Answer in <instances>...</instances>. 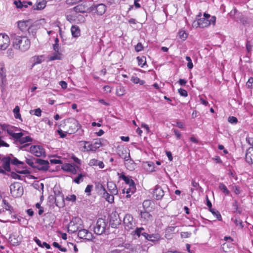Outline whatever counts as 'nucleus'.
<instances>
[{"mask_svg":"<svg viewBox=\"0 0 253 253\" xmlns=\"http://www.w3.org/2000/svg\"><path fill=\"white\" fill-rule=\"evenodd\" d=\"M25 158L26 163L34 169H37L40 171H46L49 168V162L47 160L36 158L29 155Z\"/></svg>","mask_w":253,"mask_h":253,"instance_id":"f257e3e1","label":"nucleus"},{"mask_svg":"<svg viewBox=\"0 0 253 253\" xmlns=\"http://www.w3.org/2000/svg\"><path fill=\"white\" fill-rule=\"evenodd\" d=\"M11 38L13 46L15 49L25 51L29 48L31 42L26 36H18L14 34L11 36Z\"/></svg>","mask_w":253,"mask_h":253,"instance_id":"f03ea898","label":"nucleus"},{"mask_svg":"<svg viewBox=\"0 0 253 253\" xmlns=\"http://www.w3.org/2000/svg\"><path fill=\"white\" fill-rule=\"evenodd\" d=\"M216 17L211 16L209 14L205 13L204 17L197 19V21H194L193 22V27H199L200 28H205L210 26L211 24L215 25Z\"/></svg>","mask_w":253,"mask_h":253,"instance_id":"7ed1b4c3","label":"nucleus"},{"mask_svg":"<svg viewBox=\"0 0 253 253\" xmlns=\"http://www.w3.org/2000/svg\"><path fill=\"white\" fill-rule=\"evenodd\" d=\"M108 221L104 218H99L97 219L95 225L93 227L94 232L97 235L109 233V226H107Z\"/></svg>","mask_w":253,"mask_h":253,"instance_id":"20e7f679","label":"nucleus"},{"mask_svg":"<svg viewBox=\"0 0 253 253\" xmlns=\"http://www.w3.org/2000/svg\"><path fill=\"white\" fill-rule=\"evenodd\" d=\"M82 220L79 217H74L68 225V232L71 233H75L81 228H83Z\"/></svg>","mask_w":253,"mask_h":253,"instance_id":"39448f33","label":"nucleus"},{"mask_svg":"<svg viewBox=\"0 0 253 253\" xmlns=\"http://www.w3.org/2000/svg\"><path fill=\"white\" fill-rule=\"evenodd\" d=\"M9 188L11 196L15 198L21 197L23 194V187L20 186L17 182L11 184Z\"/></svg>","mask_w":253,"mask_h":253,"instance_id":"423d86ee","label":"nucleus"},{"mask_svg":"<svg viewBox=\"0 0 253 253\" xmlns=\"http://www.w3.org/2000/svg\"><path fill=\"white\" fill-rule=\"evenodd\" d=\"M29 152L37 157H46L44 149L41 145H32L29 148Z\"/></svg>","mask_w":253,"mask_h":253,"instance_id":"0eeeda50","label":"nucleus"},{"mask_svg":"<svg viewBox=\"0 0 253 253\" xmlns=\"http://www.w3.org/2000/svg\"><path fill=\"white\" fill-rule=\"evenodd\" d=\"M90 11L96 13L98 15H102L106 10V6L103 3L92 4L89 8Z\"/></svg>","mask_w":253,"mask_h":253,"instance_id":"6e6552de","label":"nucleus"},{"mask_svg":"<svg viewBox=\"0 0 253 253\" xmlns=\"http://www.w3.org/2000/svg\"><path fill=\"white\" fill-rule=\"evenodd\" d=\"M121 220L119 214L116 211L113 212L110 215L109 226L117 228L121 224Z\"/></svg>","mask_w":253,"mask_h":253,"instance_id":"1a4fd4ad","label":"nucleus"},{"mask_svg":"<svg viewBox=\"0 0 253 253\" xmlns=\"http://www.w3.org/2000/svg\"><path fill=\"white\" fill-rule=\"evenodd\" d=\"M123 221L125 229L127 231L132 229L135 226V223L133 220V216L130 214H126Z\"/></svg>","mask_w":253,"mask_h":253,"instance_id":"9d476101","label":"nucleus"},{"mask_svg":"<svg viewBox=\"0 0 253 253\" xmlns=\"http://www.w3.org/2000/svg\"><path fill=\"white\" fill-rule=\"evenodd\" d=\"M78 236L81 238L88 241H91L94 238L93 235L88 230L81 228L78 231Z\"/></svg>","mask_w":253,"mask_h":253,"instance_id":"9b49d317","label":"nucleus"},{"mask_svg":"<svg viewBox=\"0 0 253 253\" xmlns=\"http://www.w3.org/2000/svg\"><path fill=\"white\" fill-rule=\"evenodd\" d=\"M81 125L79 122L76 120H73L70 123L69 129L68 130L69 133L72 134L79 131L80 134L83 133V130L80 129Z\"/></svg>","mask_w":253,"mask_h":253,"instance_id":"f8f14e48","label":"nucleus"},{"mask_svg":"<svg viewBox=\"0 0 253 253\" xmlns=\"http://www.w3.org/2000/svg\"><path fill=\"white\" fill-rule=\"evenodd\" d=\"M10 156L13 157V155L10 154L9 156H5L1 159V161L3 163L2 168L7 172L11 171L10 164L11 162V158Z\"/></svg>","mask_w":253,"mask_h":253,"instance_id":"ddd939ff","label":"nucleus"},{"mask_svg":"<svg viewBox=\"0 0 253 253\" xmlns=\"http://www.w3.org/2000/svg\"><path fill=\"white\" fill-rule=\"evenodd\" d=\"M62 169L65 171L70 172L71 174H76L77 173V169H80V168L74 164H66L62 166Z\"/></svg>","mask_w":253,"mask_h":253,"instance_id":"4468645a","label":"nucleus"},{"mask_svg":"<svg viewBox=\"0 0 253 253\" xmlns=\"http://www.w3.org/2000/svg\"><path fill=\"white\" fill-rule=\"evenodd\" d=\"M9 42V37L6 34H0V49H5L8 47Z\"/></svg>","mask_w":253,"mask_h":253,"instance_id":"2eb2a0df","label":"nucleus"},{"mask_svg":"<svg viewBox=\"0 0 253 253\" xmlns=\"http://www.w3.org/2000/svg\"><path fill=\"white\" fill-rule=\"evenodd\" d=\"M234 13L236 15L235 18L236 20L238 22H240L242 23L243 25L246 26L249 24V19L244 16L242 13L240 12H237V10L236 9H234Z\"/></svg>","mask_w":253,"mask_h":253,"instance_id":"dca6fc26","label":"nucleus"},{"mask_svg":"<svg viewBox=\"0 0 253 253\" xmlns=\"http://www.w3.org/2000/svg\"><path fill=\"white\" fill-rule=\"evenodd\" d=\"M6 131L9 135L13 138L14 140V143L16 145H18V142L21 139V137L23 136V133L21 132L18 133H14L13 132V130L11 129L10 128H7L6 129Z\"/></svg>","mask_w":253,"mask_h":253,"instance_id":"f3484780","label":"nucleus"},{"mask_svg":"<svg viewBox=\"0 0 253 253\" xmlns=\"http://www.w3.org/2000/svg\"><path fill=\"white\" fill-rule=\"evenodd\" d=\"M31 23H32V20L30 19L25 21H19L17 22V26L19 29L24 33L27 32Z\"/></svg>","mask_w":253,"mask_h":253,"instance_id":"a211bd4d","label":"nucleus"},{"mask_svg":"<svg viewBox=\"0 0 253 253\" xmlns=\"http://www.w3.org/2000/svg\"><path fill=\"white\" fill-rule=\"evenodd\" d=\"M153 197L157 200H160L162 199L164 196V192L162 188L159 185H156L153 191Z\"/></svg>","mask_w":253,"mask_h":253,"instance_id":"6ab92c4d","label":"nucleus"},{"mask_svg":"<svg viewBox=\"0 0 253 253\" xmlns=\"http://www.w3.org/2000/svg\"><path fill=\"white\" fill-rule=\"evenodd\" d=\"M145 229L143 227H137L131 232V235L135 237L139 238L141 236H143L145 239L148 236V233L145 232Z\"/></svg>","mask_w":253,"mask_h":253,"instance_id":"aec40b11","label":"nucleus"},{"mask_svg":"<svg viewBox=\"0 0 253 253\" xmlns=\"http://www.w3.org/2000/svg\"><path fill=\"white\" fill-rule=\"evenodd\" d=\"M136 191L135 184L129 185L126 186L123 190V193L126 194V198H130L131 194Z\"/></svg>","mask_w":253,"mask_h":253,"instance_id":"412c9836","label":"nucleus"},{"mask_svg":"<svg viewBox=\"0 0 253 253\" xmlns=\"http://www.w3.org/2000/svg\"><path fill=\"white\" fill-rule=\"evenodd\" d=\"M0 78L2 84L6 83V70L4 67V64L3 62L0 63Z\"/></svg>","mask_w":253,"mask_h":253,"instance_id":"4be33fe9","label":"nucleus"},{"mask_svg":"<svg viewBox=\"0 0 253 253\" xmlns=\"http://www.w3.org/2000/svg\"><path fill=\"white\" fill-rule=\"evenodd\" d=\"M246 161L249 165L253 163V148H249L246 153Z\"/></svg>","mask_w":253,"mask_h":253,"instance_id":"5701e85b","label":"nucleus"},{"mask_svg":"<svg viewBox=\"0 0 253 253\" xmlns=\"http://www.w3.org/2000/svg\"><path fill=\"white\" fill-rule=\"evenodd\" d=\"M37 31V26L34 24H32L31 23V24L27 31V32H28L30 37L35 38L36 36Z\"/></svg>","mask_w":253,"mask_h":253,"instance_id":"b1692460","label":"nucleus"},{"mask_svg":"<svg viewBox=\"0 0 253 253\" xmlns=\"http://www.w3.org/2000/svg\"><path fill=\"white\" fill-rule=\"evenodd\" d=\"M160 239L161 236L158 233L152 234H148V236L146 237L145 240H147L153 243H155L156 242L159 241Z\"/></svg>","mask_w":253,"mask_h":253,"instance_id":"393cba45","label":"nucleus"},{"mask_svg":"<svg viewBox=\"0 0 253 253\" xmlns=\"http://www.w3.org/2000/svg\"><path fill=\"white\" fill-rule=\"evenodd\" d=\"M107 188L110 193L116 195L118 193V190L116 184L112 182H108Z\"/></svg>","mask_w":253,"mask_h":253,"instance_id":"a878e982","label":"nucleus"},{"mask_svg":"<svg viewBox=\"0 0 253 253\" xmlns=\"http://www.w3.org/2000/svg\"><path fill=\"white\" fill-rule=\"evenodd\" d=\"M119 178L123 179L127 185L135 184L134 181L130 177L126 176L124 173H122Z\"/></svg>","mask_w":253,"mask_h":253,"instance_id":"bb28decb","label":"nucleus"},{"mask_svg":"<svg viewBox=\"0 0 253 253\" xmlns=\"http://www.w3.org/2000/svg\"><path fill=\"white\" fill-rule=\"evenodd\" d=\"M102 195V197L106 199L107 201H108L110 203H112L114 202V195L112 194L108 193L106 190H105L103 193L101 194Z\"/></svg>","mask_w":253,"mask_h":253,"instance_id":"cd10ccee","label":"nucleus"},{"mask_svg":"<svg viewBox=\"0 0 253 253\" xmlns=\"http://www.w3.org/2000/svg\"><path fill=\"white\" fill-rule=\"evenodd\" d=\"M46 4V1L42 0L41 1L37 2L36 6H34L32 8L34 10H40L43 9Z\"/></svg>","mask_w":253,"mask_h":253,"instance_id":"c85d7f7f","label":"nucleus"},{"mask_svg":"<svg viewBox=\"0 0 253 253\" xmlns=\"http://www.w3.org/2000/svg\"><path fill=\"white\" fill-rule=\"evenodd\" d=\"M140 215L141 218L143 219L144 220L148 221L152 220L153 217L152 215L145 210L144 211H141Z\"/></svg>","mask_w":253,"mask_h":253,"instance_id":"c756f323","label":"nucleus"},{"mask_svg":"<svg viewBox=\"0 0 253 253\" xmlns=\"http://www.w3.org/2000/svg\"><path fill=\"white\" fill-rule=\"evenodd\" d=\"M89 165L91 166H98L99 168L103 169L104 167V165L103 162L99 161L95 159H92L90 160Z\"/></svg>","mask_w":253,"mask_h":253,"instance_id":"7c9ffc66","label":"nucleus"},{"mask_svg":"<svg viewBox=\"0 0 253 253\" xmlns=\"http://www.w3.org/2000/svg\"><path fill=\"white\" fill-rule=\"evenodd\" d=\"M53 192L57 198H60L63 201H64V196L62 193V191L60 190V188L58 187L54 186L53 188Z\"/></svg>","mask_w":253,"mask_h":253,"instance_id":"2f4dec72","label":"nucleus"},{"mask_svg":"<svg viewBox=\"0 0 253 253\" xmlns=\"http://www.w3.org/2000/svg\"><path fill=\"white\" fill-rule=\"evenodd\" d=\"M71 31L74 37L77 38L80 36L81 31L79 27L77 26H72L71 28Z\"/></svg>","mask_w":253,"mask_h":253,"instance_id":"473e14b6","label":"nucleus"},{"mask_svg":"<svg viewBox=\"0 0 253 253\" xmlns=\"http://www.w3.org/2000/svg\"><path fill=\"white\" fill-rule=\"evenodd\" d=\"M119 155L122 158L124 159L126 161H127L129 160H130V161L133 162V161L130 159L129 151L127 152V150H126L122 151L121 152V153H119Z\"/></svg>","mask_w":253,"mask_h":253,"instance_id":"72a5a7b5","label":"nucleus"},{"mask_svg":"<svg viewBox=\"0 0 253 253\" xmlns=\"http://www.w3.org/2000/svg\"><path fill=\"white\" fill-rule=\"evenodd\" d=\"M43 58V55L41 56H34L32 59L34 63L33 64V67L36 64H40L42 62Z\"/></svg>","mask_w":253,"mask_h":253,"instance_id":"f704fd0d","label":"nucleus"},{"mask_svg":"<svg viewBox=\"0 0 253 253\" xmlns=\"http://www.w3.org/2000/svg\"><path fill=\"white\" fill-rule=\"evenodd\" d=\"M219 189L222 192L225 194V195H229L230 194L229 190L227 189V187L225 186L223 183H220L219 185Z\"/></svg>","mask_w":253,"mask_h":253,"instance_id":"c9c22d12","label":"nucleus"},{"mask_svg":"<svg viewBox=\"0 0 253 253\" xmlns=\"http://www.w3.org/2000/svg\"><path fill=\"white\" fill-rule=\"evenodd\" d=\"M2 202L5 205V209L6 211H8L10 214H11L13 212H14L13 208L8 203V202L6 201V200L3 199Z\"/></svg>","mask_w":253,"mask_h":253,"instance_id":"e433bc0d","label":"nucleus"},{"mask_svg":"<svg viewBox=\"0 0 253 253\" xmlns=\"http://www.w3.org/2000/svg\"><path fill=\"white\" fill-rule=\"evenodd\" d=\"M48 202L50 203V204L53 205L55 204L56 206H59L58 204V202L57 201V198L55 197L54 195H50L48 196Z\"/></svg>","mask_w":253,"mask_h":253,"instance_id":"4c0bfd02","label":"nucleus"},{"mask_svg":"<svg viewBox=\"0 0 253 253\" xmlns=\"http://www.w3.org/2000/svg\"><path fill=\"white\" fill-rule=\"evenodd\" d=\"M32 140H33L32 138L29 136H27L24 137H21V139L19 140V141L18 142V145L19 144H23L27 142H32Z\"/></svg>","mask_w":253,"mask_h":253,"instance_id":"58836bf2","label":"nucleus"},{"mask_svg":"<svg viewBox=\"0 0 253 253\" xmlns=\"http://www.w3.org/2000/svg\"><path fill=\"white\" fill-rule=\"evenodd\" d=\"M232 207L233 209V211L234 212H236L239 214H241L242 212L241 209L238 208V202L237 200H234L233 204Z\"/></svg>","mask_w":253,"mask_h":253,"instance_id":"ea45409f","label":"nucleus"},{"mask_svg":"<svg viewBox=\"0 0 253 253\" xmlns=\"http://www.w3.org/2000/svg\"><path fill=\"white\" fill-rule=\"evenodd\" d=\"M126 93L125 87L122 86L118 87L116 89V94L119 96H122Z\"/></svg>","mask_w":253,"mask_h":253,"instance_id":"a19ab883","label":"nucleus"},{"mask_svg":"<svg viewBox=\"0 0 253 253\" xmlns=\"http://www.w3.org/2000/svg\"><path fill=\"white\" fill-rule=\"evenodd\" d=\"M210 211L212 213L213 215H215L216 217V218L219 220V221H221L222 220V217H221V215L220 213V212L214 209H210Z\"/></svg>","mask_w":253,"mask_h":253,"instance_id":"79ce46f5","label":"nucleus"},{"mask_svg":"<svg viewBox=\"0 0 253 253\" xmlns=\"http://www.w3.org/2000/svg\"><path fill=\"white\" fill-rule=\"evenodd\" d=\"M61 54L58 51V52H55L54 53L53 55L49 57V60L50 61H53L55 60H60L61 59Z\"/></svg>","mask_w":253,"mask_h":253,"instance_id":"37998d69","label":"nucleus"},{"mask_svg":"<svg viewBox=\"0 0 253 253\" xmlns=\"http://www.w3.org/2000/svg\"><path fill=\"white\" fill-rule=\"evenodd\" d=\"M137 60L138 61V65L141 66V67H143L146 64V58L144 56L141 57L138 56Z\"/></svg>","mask_w":253,"mask_h":253,"instance_id":"c03bdc74","label":"nucleus"},{"mask_svg":"<svg viewBox=\"0 0 253 253\" xmlns=\"http://www.w3.org/2000/svg\"><path fill=\"white\" fill-rule=\"evenodd\" d=\"M7 175L8 176L11 177L12 178L15 179H19L21 180L22 178L21 176L19 175L17 172H15L14 171H10V173H7Z\"/></svg>","mask_w":253,"mask_h":253,"instance_id":"a18cd8bd","label":"nucleus"},{"mask_svg":"<svg viewBox=\"0 0 253 253\" xmlns=\"http://www.w3.org/2000/svg\"><path fill=\"white\" fill-rule=\"evenodd\" d=\"M83 142L84 143V149H86L87 151H94L92 144H89L88 142L85 141Z\"/></svg>","mask_w":253,"mask_h":253,"instance_id":"49530a36","label":"nucleus"},{"mask_svg":"<svg viewBox=\"0 0 253 253\" xmlns=\"http://www.w3.org/2000/svg\"><path fill=\"white\" fill-rule=\"evenodd\" d=\"M14 113V117L16 119H19L21 120V115L20 114V108L18 106H16L13 109Z\"/></svg>","mask_w":253,"mask_h":253,"instance_id":"de8ad7c7","label":"nucleus"},{"mask_svg":"<svg viewBox=\"0 0 253 253\" xmlns=\"http://www.w3.org/2000/svg\"><path fill=\"white\" fill-rule=\"evenodd\" d=\"M17 147H18L19 149L21 150H23V151H28V152H29V146H30V144H28V143H24L23 144H22V145L21 146H18V145H17Z\"/></svg>","mask_w":253,"mask_h":253,"instance_id":"09e8293b","label":"nucleus"},{"mask_svg":"<svg viewBox=\"0 0 253 253\" xmlns=\"http://www.w3.org/2000/svg\"><path fill=\"white\" fill-rule=\"evenodd\" d=\"M94 151H95L97 149L102 146V144L99 140H97L94 143L92 144Z\"/></svg>","mask_w":253,"mask_h":253,"instance_id":"8fccbe9b","label":"nucleus"},{"mask_svg":"<svg viewBox=\"0 0 253 253\" xmlns=\"http://www.w3.org/2000/svg\"><path fill=\"white\" fill-rule=\"evenodd\" d=\"M84 175L82 173H80L74 179V182L77 184H79L81 181H83V177Z\"/></svg>","mask_w":253,"mask_h":253,"instance_id":"3c124183","label":"nucleus"},{"mask_svg":"<svg viewBox=\"0 0 253 253\" xmlns=\"http://www.w3.org/2000/svg\"><path fill=\"white\" fill-rule=\"evenodd\" d=\"M179 38L183 41L185 40L187 38V34L184 31H180L178 33Z\"/></svg>","mask_w":253,"mask_h":253,"instance_id":"603ef678","label":"nucleus"},{"mask_svg":"<svg viewBox=\"0 0 253 253\" xmlns=\"http://www.w3.org/2000/svg\"><path fill=\"white\" fill-rule=\"evenodd\" d=\"M34 112V115L38 116V117H40L41 116V114H42V110L41 109L39 108H37V109H36L34 110H31L30 111V114H32V112Z\"/></svg>","mask_w":253,"mask_h":253,"instance_id":"864d4df0","label":"nucleus"},{"mask_svg":"<svg viewBox=\"0 0 253 253\" xmlns=\"http://www.w3.org/2000/svg\"><path fill=\"white\" fill-rule=\"evenodd\" d=\"M96 188L99 189V192H100V194L101 193H103L105 190H106L104 186L100 183H98L96 185Z\"/></svg>","mask_w":253,"mask_h":253,"instance_id":"5fc2aeb1","label":"nucleus"},{"mask_svg":"<svg viewBox=\"0 0 253 253\" xmlns=\"http://www.w3.org/2000/svg\"><path fill=\"white\" fill-rule=\"evenodd\" d=\"M192 185L195 188V190H201L202 189V187L199 185L198 182H196L195 180L192 179Z\"/></svg>","mask_w":253,"mask_h":253,"instance_id":"6e6d98bb","label":"nucleus"},{"mask_svg":"<svg viewBox=\"0 0 253 253\" xmlns=\"http://www.w3.org/2000/svg\"><path fill=\"white\" fill-rule=\"evenodd\" d=\"M178 92L182 96L187 97L188 96V93L187 91L184 89L180 88L178 89Z\"/></svg>","mask_w":253,"mask_h":253,"instance_id":"4d7b16f0","label":"nucleus"},{"mask_svg":"<svg viewBox=\"0 0 253 253\" xmlns=\"http://www.w3.org/2000/svg\"><path fill=\"white\" fill-rule=\"evenodd\" d=\"M13 3L16 6V8L21 9L23 8V3L20 0H15Z\"/></svg>","mask_w":253,"mask_h":253,"instance_id":"13d9d810","label":"nucleus"},{"mask_svg":"<svg viewBox=\"0 0 253 253\" xmlns=\"http://www.w3.org/2000/svg\"><path fill=\"white\" fill-rule=\"evenodd\" d=\"M33 186L35 189H39V188L41 187L42 189L43 190L44 187V185L43 183H39V181H36L33 183Z\"/></svg>","mask_w":253,"mask_h":253,"instance_id":"bf43d9fd","label":"nucleus"},{"mask_svg":"<svg viewBox=\"0 0 253 253\" xmlns=\"http://www.w3.org/2000/svg\"><path fill=\"white\" fill-rule=\"evenodd\" d=\"M246 85L249 88H253V78L250 77L246 83Z\"/></svg>","mask_w":253,"mask_h":253,"instance_id":"052dcab7","label":"nucleus"},{"mask_svg":"<svg viewBox=\"0 0 253 253\" xmlns=\"http://www.w3.org/2000/svg\"><path fill=\"white\" fill-rule=\"evenodd\" d=\"M93 185H87L84 192L87 194L88 196L90 195V192L92 189Z\"/></svg>","mask_w":253,"mask_h":253,"instance_id":"680f3d73","label":"nucleus"},{"mask_svg":"<svg viewBox=\"0 0 253 253\" xmlns=\"http://www.w3.org/2000/svg\"><path fill=\"white\" fill-rule=\"evenodd\" d=\"M143 49V46L141 42H138L135 46V50L136 52H140Z\"/></svg>","mask_w":253,"mask_h":253,"instance_id":"e2e57ef3","label":"nucleus"},{"mask_svg":"<svg viewBox=\"0 0 253 253\" xmlns=\"http://www.w3.org/2000/svg\"><path fill=\"white\" fill-rule=\"evenodd\" d=\"M11 237H9V240L10 242L11 243V244L14 246H17L19 245L20 243V242H19L15 238L14 239H11Z\"/></svg>","mask_w":253,"mask_h":253,"instance_id":"0e129e2a","label":"nucleus"},{"mask_svg":"<svg viewBox=\"0 0 253 253\" xmlns=\"http://www.w3.org/2000/svg\"><path fill=\"white\" fill-rule=\"evenodd\" d=\"M228 121L230 123L234 124H235L238 122L237 118L234 116L229 117L228 119Z\"/></svg>","mask_w":253,"mask_h":253,"instance_id":"69168bd1","label":"nucleus"},{"mask_svg":"<svg viewBox=\"0 0 253 253\" xmlns=\"http://www.w3.org/2000/svg\"><path fill=\"white\" fill-rule=\"evenodd\" d=\"M253 45L250 41H247L246 43V48L248 52L250 53L252 50Z\"/></svg>","mask_w":253,"mask_h":253,"instance_id":"338daca9","label":"nucleus"},{"mask_svg":"<svg viewBox=\"0 0 253 253\" xmlns=\"http://www.w3.org/2000/svg\"><path fill=\"white\" fill-rule=\"evenodd\" d=\"M6 54H7V57L11 59L13 57L14 52H13L12 49H11V48L8 49V50L6 51Z\"/></svg>","mask_w":253,"mask_h":253,"instance_id":"774afa93","label":"nucleus"}]
</instances>
